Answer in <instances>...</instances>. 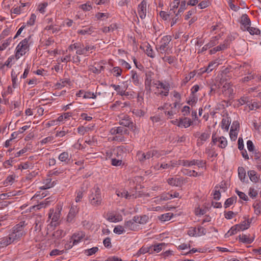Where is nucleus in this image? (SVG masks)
Wrapping results in <instances>:
<instances>
[{
	"label": "nucleus",
	"mask_w": 261,
	"mask_h": 261,
	"mask_svg": "<svg viewBox=\"0 0 261 261\" xmlns=\"http://www.w3.org/2000/svg\"><path fill=\"white\" fill-rule=\"evenodd\" d=\"M24 223V222H21L19 224L16 225L13 228L12 232L9 234L13 242L19 240L25 234Z\"/></svg>",
	"instance_id": "f257e3e1"
},
{
	"label": "nucleus",
	"mask_w": 261,
	"mask_h": 261,
	"mask_svg": "<svg viewBox=\"0 0 261 261\" xmlns=\"http://www.w3.org/2000/svg\"><path fill=\"white\" fill-rule=\"evenodd\" d=\"M90 203L94 206H98L101 203V196L100 188L95 186L91 190V194L89 196Z\"/></svg>",
	"instance_id": "f03ea898"
},
{
	"label": "nucleus",
	"mask_w": 261,
	"mask_h": 261,
	"mask_svg": "<svg viewBox=\"0 0 261 261\" xmlns=\"http://www.w3.org/2000/svg\"><path fill=\"white\" fill-rule=\"evenodd\" d=\"M110 133L115 135L113 140L116 141H124V135H128L129 132L127 128L123 126L115 127L110 130Z\"/></svg>",
	"instance_id": "7ed1b4c3"
},
{
	"label": "nucleus",
	"mask_w": 261,
	"mask_h": 261,
	"mask_svg": "<svg viewBox=\"0 0 261 261\" xmlns=\"http://www.w3.org/2000/svg\"><path fill=\"white\" fill-rule=\"evenodd\" d=\"M30 39V36L28 38H25L17 45L16 47V53L15 54V58L16 59H19L21 56L24 55L27 50L29 49V45L28 42Z\"/></svg>",
	"instance_id": "20e7f679"
},
{
	"label": "nucleus",
	"mask_w": 261,
	"mask_h": 261,
	"mask_svg": "<svg viewBox=\"0 0 261 261\" xmlns=\"http://www.w3.org/2000/svg\"><path fill=\"white\" fill-rule=\"evenodd\" d=\"M171 40V37L170 36H164L161 41V44L159 47H156L158 51L161 54L166 53L169 47L168 46Z\"/></svg>",
	"instance_id": "39448f33"
},
{
	"label": "nucleus",
	"mask_w": 261,
	"mask_h": 261,
	"mask_svg": "<svg viewBox=\"0 0 261 261\" xmlns=\"http://www.w3.org/2000/svg\"><path fill=\"white\" fill-rule=\"evenodd\" d=\"M120 125L127 127L133 131L135 132L136 129V124H134L128 117H125L119 121Z\"/></svg>",
	"instance_id": "423d86ee"
},
{
	"label": "nucleus",
	"mask_w": 261,
	"mask_h": 261,
	"mask_svg": "<svg viewBox=\"0 0 261 261\" xmlns=\"http://www.w3.org/2000/svg\"><path fill=\"white\" fill-rule=\"evenodd\" d=\"M124 227L126 229L131 231H138L140 229V226L137 222L134 220V217L132 219L125 221Z\"/></svg>",
	"instance_id": "0eeeda50"
},
{
	"label": "nucleus",
	"mask_w": 261,
	"mask_h": 261,
	"mask_svg": "<svg viewBox=\"0 0 261 261\" xmlns=\"http://www.w3.org/2000/svg\"><path fill=\"white\" fill-rule=\"evenodd\" d=\"M146 6L147 2L145 0H143L138 5V13L140 17L143 19H144L146 15Z\"/></svg>",
	"instance_id": "6e6552de"
},
{
	"label": "nucleus",
	"mask_w": 261,
	"mask_h": 261,
	"mask_svg": "<svg viewBox=\"0 0 261 261\" xmlns=\"http://www.w3.org/2000/svg\"><path fill=\"white\" fill-rule=\"evenodd\" d=\"M136 157L141 163H143L147 160L151 158L150 151L145 153L142 151H138L136 154Z\"/></svg>",
	"instance_id": "1a4fd4ad"
},
{
	"label": "nucleus",
	"mask_w": 261,
	"mask_h": 261,
	"mask_svg": "<svg viewBox=\"0 0 261 261\" xmlns=\"http://www.w3.org/2000/svg\"><path fill=\"white\" fill-rule=\"evenodd\" d=\"M74 49L76 50V53L77 55H81L85 54L84 46L80 43H75L71 44L68 47L69 50H73Z\"/></svg>",
	"instance_id": "9d476101"
},
{
	"label": "nucleus",
	"mask_w": 261,
	"mask_h": 261,
	"mask_svg": "<svg viewBox=\"0 0 261 261\" xmlns=\"http://www.w3.org/2000/svg\"><path fill=\"white\" fill-rule=\"evenodd\" d=\"M195 137H198V139L197 140V145L200 146L203 144V142L206 141L207 139L210 138V135L205 132L203 133L200 135L199 132H197L195 134Z\"/></svg>",
	"instance_id": "9b49d317"
},
{
	"label": "nucleus",
	"mask_w": 261,
	"mask_h": 261,
	"mask_svg": "<svg viewBox=\"0 0 261 261\" xmlns=\"http://www.w3.org/2000/svg\"><path fill=\"white\" fill-rule=\"evenodd\" d=\"M79 212V208L76 205H72L67 217V220L71 222Z\"/></svg>",
	"instance_id": "f8f14e48"
},
{
	"label": "nucleus",
	"mask_w": 261,
	"mask_h": 261,
	"mask_svg": "<svg viewBox=\"0 0 261 261\" xmlns=\"http://www.w3.org/2000/svg\"><path fill=\"white\" fill-rule=\"evenodd\" d=\"M241 23L243 26L242 29L243 31H246V29L249 25H251V21L248 15L246 14L242 15L241 17Z\"/></svg>",
	"instance_id": "ddd939ff"
},
{
	"label": "nucleus",
	"mask_w": 261,
	"mask_h": 261,
	"mask_svg": "<svg viewBox=\"0 0 261 261\" xmlns=\"http://www.w3.org/2000/svg\"><path fill=\"white\" fill-rule=\"evenodd\" d=\"M167 182L171 186L178 187L182 184V180L179 178L172 177L168 179Z\"/></svg>",
	"instance_id": "4468645a"
},
{
	"label": "nucleus",
	"mask_w": 261,
	"mask_h": 261,
	"mask_svg": "<svg viewBox=\"0 0 261 261\" xmlns=\"http://www.w3.org/2000/svg\"><path fill=\"white\" fill-rule=\"evenodd\" d=\"M59 160L62 162H64L65 164H68L70 162L71 159V155L67 151L61 153L58 157Z\"/></svg>",
	"instance_id": "2eb2a0df"
},
{
	"label": "nucleus",
	"mask_w": 261,
	"mask_h": 261,
	"mask_svg": "<svg viewBox=\"0 0 261 261\" xmlns=\"http://www.w3.org/2000/svg\"><path fill=\"white\" fill-rule=\"evenodd\" d=\"M85 237V232L83 231H80L77 233H75L72 236L71 240L73 241V243L75 244H77L81 241V240Z\"/></svg>",
	"instance_id": "dca6fc26"
},
{
	"label": "nucleus",
	"mask_w": 261,
	"mask_h": 261,
	"mask_svg": "<svg viewBox=\"0 0 261 261\" xmlns=\"http://www.w3.org/2000/svg\"><path fill=\"white\" fill-rule=\"evenodd\" d=\"M165 246L166 244L164 243H158L151 245L150 248L151 249V251H152V253H151V254L160 252Z\"/></svg>",
	"instance_id": "f3484780"
},
{
	"label": "nucleus",
	"mask_w": 261,
	"mask_h": 261,
	"mask_svg": "<svg viewBox=\"0 0 261 261\" xmlns=\"http://www.w3.org/2000/svg\"><path fill=\"white\" fill-rule=\"evenodd\" d=\"M134 220L137 222V224H145L148 222V217L147 215L141 216H135L134 217Z\"/></svg>",
	"instance_id": "a211bd4d"
},
{
	"label": "nucleus",
	"mask_w": 261,
	"mask_h": 261,
	"mask_svg": "<svg viewBox=\"0 0 261 261\" xmlns=\"http://www.w3.org/2000/svg\"><path fill=\"white\" fill-rule=\"evenodd\" d=\"M178 165H182L185 167H190L193 165H195L196 164H198V161L196 160H193L192 161L179 160L178 161Z\"/></svg>",
	"instance_id": "6ab92c4d"
},
{
	"label": "nucleus",
	"mask_w": 261,
	"mask_h": 261,
	"mask_svg": "<svg viewBox=\"0 0 261 261\" xmlns=\"http://www.w3.org/2000/svg\"><path fill=\"white\" fill-rule=\"evenodd\" d=\"M239 241L243 243L251 244L254 240V238H250L248 235L242 234L238 237Z\"/></svg>",
	"instance_id": "aec40b11"
},
{
	"label": "nucleus",
	"mask_w": 261,
	"mask_h": 261,
	"mask_svg": "<svg viewBox=\"0 0 261 261\" xmlns=\"http://www.w3.org/2000/svg\"><path fill=\"white\" fill-rule=\"evenodd\" d=\"M13 242L9 235L7 237H4L1 239L0 241V248H4L6 247Z\"/></svg>",
	"instance_id": "412c9836"
},
{
	"label": "nucleus",
	"mask_w": 261,
	"mask_h": 261,
	"mask_svg": "<svg viewBox=\"0 0 261 261\" xmlns=\"http://www.w3.org/2000/svg\"><path fill=\"white\" fill-rule=\"evenodd\" d=\"M193 122L189 118H185L184 119H180L179 121L178 126H184L185 128H187L190 126Z\"/></svg>",
	"instance_id": "4be33fe9"
},
{
	"label": "nucleus",
	"mask_w": 261,
	"mask_h": 261,
	"mask_svg": "<svg viewBox=\"0 0 261 261\" xmlns=\"http://www.w3.org/2000/svg\"><path fill=\"white\" fill-rule=\"evenodd\" d=\"M146 253H149V254L152 253V251H151L150 246H143L137 252L136 255L139 256L141 254H144Z\"/></svg>",
	"instance_id": "5701e85b"
},
{
	"label": "nucleus",
	"mask_w": 261,
	"mask_h": 261,
	"mask_svg": "<svg viewBox=\"0 0 261 261\" xmlns=\"http://www.w3.org/2000/svg\"><path fill=\"white\" fill-rule=\"evenodd\" d=\"M60 217V211L58 209L55 213L51 212L49 214V218L51 219L53 222H57Z\"/></svg>",
	"instance_id": "b1692460"
},
{
	"label": "nucleus",
	"mask_w": 261,
	"mask_h": 261,
	"mask_svg": "<svg viewBox=\"0 0 261 261\" xmlns=\"http://www.w3.org/2000/svg\"><path fill=\"white\" fill-rule=\"evenodd\" d=\"M250 221L249 219L244 220L242 223L237 224V227L239 228V230H244L248 228L250 226Z\"/></svg>",
	"instance_id": "393cba45"
},
{
	"label": "nucleus",
	"mask_w": 261,
	"mask_h": 261,
	"mask_svg": "<svg viewBox=\"0 0 261 261\" xmlns=\"http://www.w3.org/2000/svg\"><path fill=\"white\" fill-rule=\"evenodd\" d=\"M216 64V63L215 62H210L209 63L208 65L206 67L201 69V72L209 73V72H211L214 69V68L217 66V65H215Z\"/></svg>",
	"instance_id": "a878e982"
},
{
	"label": "nucleus",
	"mask_w": 261,
	"mask_h": 261,
	"mask_svg": "<svg viewBox=\"0 0 261 261\" xmlns=\"http://www.w3.org/2000/svg\"><path fill=\"white\" fill-rule=\"evenodd\" d=\"M250 179L254 182H257L258 180V177L257 176L256 172L254 170H250L248 172Z\"/></svg>",
	"instance_id": "bb28decb"
},
{
	"label": "nucleus",
	"mask_w": 261,
	"mask_h": 261,
	"mask_svg": "<svg viewBox=\"0 0 261 261\" xmlns=\"http://www.w3.org/2000/svg\"><path fill=\"white\" fill-rule=\"evenodd\" d=\"M173 216V213H168L166 214H163L159 217V220L161 221L165 222L170 220Z\"/></svg>",
	"instance_id": "cd10ccee"
},
{
	"label": "nucleus",
	"mask_w": 261,
	"mask_h": 261,
	"mask_svg": "<svg viewBox=\"0 0 261 261\" xmlns=\"http://www.w3.org/2000/svg\"><path fill=\"white\" fill-rule=\"evenodd\" d=\"M151 76L150 73L146 74V79L145 81V88L147 90H150L151 83Z\"/></svg>",
	"instance_id": "c85d7f7f"
},
{
	"label": "nucleus",
	"mask_w": 261,
	"mask_h": 261,
	"mask_svg": "<svg viewBox=\"0 0 261 261\" xmlns=\"http://www.w3.org/2000/svg\"><path fill=\"white\" fill-rule=\"evenodd\" d=\"M108 220L112 222H119L122 220V216H116L112 214H110L108 216Z\"/></svg>",
	"instance_id": "c756f323"
},
{
	"label": "nucleus",
	"mask_w": 261,
	"mask_h": 261,
	"mask_svg": "<svg viewBox=\"0 0 261 261\" xmlns=\"http://www.w3.org/2000/svg\"><path fill=\"white\" fill-rule=\"evenodd\" d=\"M238 175L239 178L242 181H244L246 177V171L243 167H239L238 168Z\"/></svg>",
	"instance_id": "7c9ffc66"
},
{
	"label": "nucleus",
	"mask_w": 261,
	"mask_h": 261,
	"mask_svg": "<svg viewBox=\"0 0 261 261\" xmlns=\"http://www.w3.org/2000/svg\"><path fill=\"white\" fill-rule=\"evenodd\" d=\"M230 124V121H229L228 118L222 119L221 121V127L223 129H225L226 131H227L229 129Z\"/></svg>",
	"instance_id": "2f4dec72"
},
{
	"label": "nucleus",
	"mask_w": 261,
	"mask_h": 261,
	"mask_svg": "<svg viewBox=\"0 0 261 261\" xmlns=\"http://www.w3.org/2000/svg\"><path fill=\"white\" fill-rule=\"evenodd\" d=\"M237 197L236 196H233L226 199L224 203L225 208H227L231 205L234 202H236Z\"/></svg>",
	"instance_id": "473e14b6"
},
{
	"label": "nucleus",
	"mask_w": 261,
	"mask_h": 261,
	"mask_svg": "<svg viewBox=\"0 0 261 261\" xmlns=\"http://www.w3.org/2000/svg\"><path fill=\"white\" fill-rule=\"evenodd\" d=\"M246 31H247L249 32L251 35H259L260 34V30L256 28L251 27L250 25L248 26V27L246 29Z\"/></svg>",
	"instance_id": "72a5a7b5"
},
{
	"label": "nucleus",
	"mask_w": 261,
	"mask_h": 261,
	"mask_svg": "<svg viewBox=\"0 0 261 261\" xmlns=\"http://www.w3.org/2000/svg\"><path fill=\"white\" fill-rule=\"evenodd\" d=\"M122 156H118V158H113L111 159V164L114 166H119L122 164Z\"/></svg>",
	"instance_id": "f704fd0d"
},
{
	"label": "nucleus",
	"mask_w": 261,
	"mask_h": 261,
	"mask_svg": "<svg viewBox=\"0 0 261 261\" xmlns=\"http://www.w3.org/2000/svg\"><path fill=\"white\" fill-rule=\"evenodd\" d=\"M218 142L219 144H218V146L221 148H224L227 145V141L226 139L224 137H221L218 138Z\"/></svg>",
	"instance_id": "c9c22d12"
},
{
	"label": "nucleus",
	"mask_w": 261,
	"mask_h": 261,
	"mask_svg": "<svg viewBox=\"0 0 261 261\" xmlns=\"http://www.w3.org/2000/svg\"><path fill=\"white\" fill-rule=\"evenodd\" d=\"M157 83H155L154 84L157 86V88H162L164 90L169 91L170 85L169 84H164L160 81H158Z\"/></svg>",
	"instance_id": "e433bc0d"
},
{
	"label": "nucleus",
	"mask_w": 261,
	"mask_h": 261,
	"mask_svg": "<svg viewBox=\"0 0 261 261\" xmlns=\"http://www.w3.org/2000/svg\"><path fill=\"white\" fill-rule=\"evenodd\" d=\"M98 250L97 247H92V248L86 249L84 251V254L87 256H91L96 253Z\"/></svg>",
	"instance_id": "4c0bfd02"
},
{
	"label": "nucleus",
	"mask_w": 261,
	"mask_h": 261,
	"mask_svg": "<svg viewBox=\"0 0 261 261\" xmlns=\"http://www.w3.org/2000/svg\"><path fill=\"white\" fill-rule=\"evenodd\" d=\"M197 100V96L193 94H191L190 96L189 97L188 100L187 101V103L191 106H193L195 105Z\"/></svg>",
	"instance_id": "58836bf2"
},
{
	"label": "nucleus",
	"mask_w": 261,
	"mask_h": 261,
	"mask_svg": "<svg viewBox=\"0 0 261 261\" xmlns=\"http://www.w3.org/2000/svg\"><path fill=\"white\" fill-rule=\"evenodd\" d=\"M181 171L183 172L184 174L185 175H187L189 176H193L196 177L198 176V173L196 172L195 170H189L188 169H184L181 170Z\"/></svg>",
	"instance_id": "ea45409f"
},
{
	"label": "nucleus",
	"mask_w": 261,
	"mask_h": 261,
	"mask_svg": "<svg viewBox=\"0 0 261 261\" xmlns=\"http://www.w3.org/2000/svg\"><path fill=\"white\" fill-rule=\"evenodd\" d=\"M227 91L229 94H231L233 92V90H232L230 84L225 83L222 87V92H226V94Z\"/></svg>",
	"instance_id": "a19ab883"
},
{
	"label": "nucleus",
	"mask_w": 261,
	"mask_h": 261,
	"mask_svg": "<svg viewBox=\"0 0 261 261\" xmlns=\"http://www.w3.org/2000/svg\"><path fill=\"white\" fill-rule=\"evenodd\" d=\"M125 229L124 225L123 226L118 225L114 228L113 231L116 234H120L125 231Z\"/></svg>",
	"instance_id": "79ce46f5"
},
{
	"label": "nucleus",
	"mask_w": 261,
	"mask_h": 261,
	"mask_svg": "<svg viewBox=\"0 0 261 261\" xmlns=\"http://www.w3.org/2000/svg\"><path fill=\"white\" fill-rule=\"evenodd\" d=\"M180 3V0H174L172 3V8L170 10V14L175 13V9L177 8Z\"/></svg>",
	"instance_id": "37998d69"
},
{
	"label": "nucleus",
	"mask_w": 261,
	"mask_h": 261,
	"mask_svg": "<svg viewBox=\"0 0 261 261\" xmlns=\"http://www.w3.org/2000/svg\"><path fill=\"white\" fill-rule=\"evenodd\" d=\"M175 59V57L171 56H165L164 57H162V60L164 62H167L169 64H171L173 63H174Z\"/></svg>",
	"instance_id": "c03bdc74"
},
{
	"label": "nucleus",
	"mask_w": 261,
	"mask_h": 261,
	"mask_svg": "<svg viewBox=\"0 0 261 261\" xmlns=\"http://www.w3.org/2000/svg\"><path fill=\"white\" fill-rule=\"evenodd\" d=\"M238 231H239V228L237 227V225H235L230 229L227 233L225 234V236H227V237H228L229 236L234 234Z\"/></svg>",
	"instance_id": "a18cd8bd"
},
{
	"label": "nucleus",
	"mask_w": 261,
	"mask_h": 261,
	"mask_svg": "<svg viewBox=\"0 0 261 261\" xmlns=\"http://www.w3.org/2000/svg\"><path fill=\"white\" fill-rule=\"evenodd\" d=\"M234 125V123L232 124V125L231 126V128H230V133H229L230 138L233 141H234L236 140V139L237 138V135H238V133L237 132H236V131H233V125Z\"/></svg>",
	"instance_id": "49530a36"
},
{
	"label": "nucleus",
	"mask_w": 261,
	"mask_h": 261,
	"mask_svg": "<svg viewBox=\"0 0 261 261\" xmlns=\"http://www.w3.org/2000/svg\"><path fill=\"white\" fill-rule=\"evenodd\" d=\"M253 207L254 208L255 213L256 214H261V204L259 202H255L253 205Z\"/></svg>",
	"instance_id": "de8ad7c7"
},
{
	"label": "nucleus",
	"mask_w": 261,
	"mask_h": 261,
	"mask_svg": "<svg viewBox=\"0 0 261 261\" xmlns=\"http://www.w3.org/2000/svg\"><path fill=\"white\" fill-rule=\"evenodd\" d=\"M132 79L133 83L135 85L137 86L139 85V80L136 72L132 71Z\"/></svg>",
	"instance_id": "09e8293b"
},
{
	"label": "nucleus",
	"mask_w": 261,
	"mask_h": 261,
	"mask_svg": "<svg viewBox=\"0 0 261 261\" xmlns=\"http://www.w3.org/2000/svg\"><path fill=\"white\" fill-rule=\"evenodd\" d=\"M151 158L154 156L156 158H159L163 155V151H159L156 150H150Z\"/></svg>",
	"instance_id": "8fccbe9b"
},
{
	"label": "nucleus",
	"mask_w": 261,
	"mask_h": 261,
	"mask_svg": "<svg viewBox=\"0 0 261 261\" xmlns=\"http://www.w3.org/2000/svg\"><path fill=\"white\" fill-rule=\"evenodd\" d=\"M116 28H117L116 25L115 24H114L110 25L108 27H105L103 28L102 30V32L103 33H106L109 32L110 31H113Z\"/></svg>",
	"instance_id": "3c124183"
},
{
	"label": "nucleus",
	"mask_w": 261,
	"mask_h": 261,
	"mask_svg": "<svg viewBox=\"0 0 261 261\" xmlns=\"http://www.w3.org/2000/svg\"><path fill=\"white\" fill-rule=\"evenodd\" d=\"M84 98H93L95 99L96 98V94H95L94 93L91 92L90 91H84V94L83 95Z\"/></svg>",
	"instance_id": "603ef678"
},
{
	"label": "nucleus",
	"mask_w": 261,
	"mask_h": 261,
	"mask_svg": "<svg viewBox=\"0 0 261 261\" xmlns=\"http://www.w3.org/2000/svg\"><path fill=\"white\" fill-rule=\"evenodd\" d=\"M15 160L14 158H11L9 160H8L4 162L3 166L5 168H8L10 166H12V163L14 162Z\"/></svg>",
	"instance_id": "864d4df0"
},
{
	"label": "nucleus",
	"mask_w": 261,
	"mask_h": 261,
	"mask_svg": "<svg viewBox=\"0 0 261 261\" xmlns=\"http://www.w3.org/2000/svg\"><path fill=\"white\" fill-rule=\"evenodd\" d=\"M145 52L148 57H150L151 58H154V55L153 54V51L152 49L151 48L150 45H148L146 46Z\"/></svg>",
	"instance_id": "5fc2aeb1"
},
{
	"label": "nucleus",
	"mask_w": 261,
	"mask_h": 261,
	"mask_svg": "<svg viewBox=\"0 0 261 261\" xmlns=\"http://www.w3.org/2000/svg\"><path fill=\"white\" fill-rule=\"evenodd\" d=\"M12 40L11 37L9 38L7 40L5 41V42L3 43L2 45L0 46V51L3 50L5 49L9 44Z\"/></svg>",
	"instance_id": "6e6d98bb"
},
{
	"label": "nucleus",
	"mask_w": 261,
	"mask_h": 261,
	"mask_svg": "<svg viewBox=\"0 0 261 261\" xmlns=\"http://www.w3.org/2000/svg\"><path fill=\"white\" fill-rule=\"evenodd\" d=\"M123 154V150L120 147H117L116 149L114 150V155H115L117 157V158H118V156H119V155L122 157Z\"/></svg>",
	"instance_id": "4d7b16f0"
},
{
	"label": "nucleus",
	"mask_w": 261,
	"mask_h": 261,
	"mask_svg": "<svg viewBox=\"0 0 261 261\" xmlns=\"http://www.w3.org/2000/svg\"><path fill=\"white\" fill-rule=\"evenodd\" d=\"M116 194L118 197H125L126 198H128V197L129 196L128 192L126 191L125 190H123L122 191H117Z\"/></svg>",
	"instance_id": "13d9d810"
},
{
	"label": "nucleus",
	"mask_w": 261,
	"mask_h": 261,
	"mask_svg": "<svg viewBox=\"0 0 261 261\" xmlns=\"http://www.w3.org/2000/svg\"><path fill=\"white\" fill-rule=\"evenodd\" d=\"M120 95L125 96L129 99L134 98V95L129 92H126L125 91V89H121L120 92Z\"/></svg>",
	"instance_id": "bf43d9fd"
},
{
	"label": "nucleus",
	"mask_w": 261,
	"mask_h": 261,
	"mask_svg": "<svg viewBox=\"0 0 261 261\" xmlns=\"http://www.w3.org/2000/svg\"><path fill=\"white\" fill-rule=\"evenodd\" d=\"M112 72L116 76L121 75L122 69L119 67H115L113 68Z\"/></svg>",
	"instance_id": "052dcab7"
},
{
	"label": "nucleus",
	"mask_w": 261,
	"mask_h": 261,
	"mask_svg": "<svg viewBox=\"0 0 261 261\" xmlns=\"http://www.w3.org/2000/svg\"><path fill=\"white\" fill-rule=\"evenodd\" d=\"M90 128L87 127H84L83 126H80L77 128V132L81 135H84L85 132L89 130Z\"/></svg>",
	"instance_id": "680f3d73"
},
{
	"label": "nucleus",
	"mask_w": 261,
	"mask_h": 261,
	"mask_svg": "<svg viewBox=\"0 0 261 261\" xmlns=\"http://www.w3.org/2000/svg\"><path fill=\"white\" fill-rule=\"evenodd\" d=\"M236 192L239 196L240 199H242L245 201L248 200L247 196L243 192L239 191L238 190L236 189Z\"/></svg>",
	"instance_id": "e2e57ef3"
},
{
	"label": "nucleus",
	"mask_w": 261,
	"mask_h": 261,
	"mask_svg": "<svg viewBox=\"0 0 261 261\" xmlns=\"http://www.w3.org/2000/svg\"><path fill=\"white\" fill-rule=\"evenodd\" d=\"M186 9V2L185 1H181L180 7L177 13L178 14L182 13Z\"/></svg>",
	"instance_id": "0e129e2a"
},
{
	"label": "nucleus",
	"mask_w": 261,
	"mask_h": 261,
	"mask_svg": "<svg viewBox=\"0 0 261 261\" xmlns=\"http://www.w3.org/2000/svg\"><path fill=\"white\" fill-rule=\"evenodd\" d=\"M47 5L48 4L46 2L40 4L38 6V11L41 13H44L45 12V9Z\"/></svg>",
	"instance_id": "69168bd1"
},
{
	"label": "nucleus",
	"mask_w": 261,
	"mask_h": 261,
	"mask_svg": "<svg viewBox=\"0 0 261 261\" xmlns=\"http://www.w3.org/2000/svg\"><path fill=\"white\" fill-rule=\"evenodd\" d=\"M46 29L48 30H51L53 33L58 32L60 30V27L50 25L46 27Z\"/></svg>",
	"instance_id": "338daca9"
},
{
	"label": "nucleus",
	"mask_w": 261,
	"mask_h": 261,
	"mask_svg": "<svg viewBox=\"0 0 261 261\" xmlns=\"http://www.w3.org/2000/svg\"><path fill=\"white\" fill-rule=\"evenodd\" d=\"M104 246L108 248L112 247V244L111 242V239L109 237L106 238L103 242Z\"/></svg>",
	"instance_id": "774afa93"
}]
</instances>
